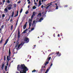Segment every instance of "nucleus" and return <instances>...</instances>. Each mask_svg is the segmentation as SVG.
<instances>
[{
  "label": "nucleus",
  "instance_id": "39",
  "mask_svg": "<svg viewBox=\"0 0 73 73\" xmlns=\"http://www.w3.org/2000/svg\"><path fill=\"white\" fill-rule=\"evenodd\" d=\"M2 17H5V15L4 14H2Z\"/></svg>",
  "mask_w": 73,
  "mask_h": 73
},
{
  "label": "nucleus",
  "instance_id": "20",
  "mask_svg": "<svg viewBox=\"0 0 73 73\" xmlns=\"http://www.w3.org/2000/svg\"><path fill=\"white\" fill-rule=\"evenodd\" d=\"M35 12H33V16H36V14H35Z\"/></svg>",
  "mask_w": 73,
  "mask_h": 73
},
{
  "label": "nucleus",
  "instance_id": "46",
  "mask_svg": "<svg viewBox=\"0 0 73 73\" xmlns=\"http://www.w3.org/2000/svg\"><path fill=\"white\" fill-rule=\"evenodd\" d=\"M4 61L5 60V56H4Z\"/></svg>",
  "mask_w": 73,
  "mask_h": 73
},
{
  "label": "nucleus",
  "instance_id": "19",
  "mask_svg": "<svg viewBox=\"0 0 73 73\" xmlns=\"http://www.w3.org/2000/svg\"><path fill=\"white\" fill-rule=\"evenodd\" d=\"M33 9H36V7L35 6H34L33 7Z\"/></svg>",
  "mask_w": 73,
  "mask_h": 73
},
{
  "label": "nucleus",
  "instance_id": "62",
  "mask_svg": "<svg viewBox=\"0 0 73 73\" xmlns=\"http://www.w3.org/2000/svg\"><path fill=\"white\" fill-rule=\"evenodd\" d=\"M55 5H56V6H57V4L56 3V4H55Z\"/></svg>",
  "mask_w": 73,
  "mask_h": 73
},
{
  "label": "nucleus",
  "instance_id": "29",
  "mask_svg": "<svg viewBox=\"0 0 73 73\" xmlns=\"http://www.w3.org/2000/svg\"><path fill=\"white\" fill-rule=\"evenodd\" d=\"M23 8H22L20 10V13H21L23 11Z\"/></svg>",
  "mask_w": 73,
  "mask_h": 73
},
{
  "label": "nucleus",
  "instance_id": "43",
  "mask_svg": "<svg viewBox=\"0 0 73 73\" xmlns=\"http://www.w3.org/2000/svg\"><path fill=\"white\" fill-rule=\"evenodd\" d=\"M61 55V53H60L59 54V55H58V56H60Z\"/></svg>",
  "mask_w": 73,
  "mask_h": 73
},
{
  "label": "nucleus",
  "instance_id": "37",
  "mask_svg": "<svg viewBox=\"0 0 73 73\" xmlns=\"http://www.w3.org/2000/svg\"><path fill=\"white\" fill-rule=\"evenodd\" d=\"M26 33V31L25 30L23 33H22L23 34V33Z\"/></svg>",
  "mask_w": 73,
  "mask_h": 73
},
{
  "label": "nucleus",
  "instance_id": "9",
  "mask_svg": "<svg viewBox=\"0 0 73 73\" xmlns=\"http://www.w3.org/2000/svg\"><path fill=\"white\" fill-rule=\"evenodd\" d=\"M41 0H39V5L38 6V7H40V6L42 4V3H41Z\"/></svg>",
  "mask_w": 73,
  "mask_h": 73
},
{
  "label": "nucleus",
  "instance_id": "35",
  "mask_svg": "<svg viewBox=\"0 0 73 73\" xmlns=\"http://www.w3.org/2000/svg\"><path fill=\"white\" fill-rule=\"evenodd\" d=\"M33 17H34V15H32L31 17V19H33Z\"/></svg>",
  "mask_w": 73,
  "mask_h": 73
},
{
  "label": "nucleus",
  "instance_id": "16",
  "mask_svg": "<svg viewBox=\"0 0 73 73\" xmlns=\"http://www.w3.org/2000/svg\"><path fill=\"white\" fill-rule=\"evenodd\" d=\"M13 16H14V11H13L12 13L11 17H13Z\"/></svg>",
  "mask_w": 73,
  "mask_h": 73
},
{
  "label": "nucleus",
  "instance_id": "44",
  "mask_svg": "<svg viewBox=\"0 0 73 73\" xmlns=\"http://www.w3.org/2000/svg\"><path fill=\"white\" fill-rule=\"evenodd\" d=\"M4 25H2V26H1V28H4Z\"/></svg>",
  "mask_w": 73,
  "mask_h": 73
},
{
  "label": "nucleus",
  "instance_id": "54",
  "mask_svg": "<svg viewBox=\"0 0 73 73\" xmlns=\"http://www.w3.org/2000/svg\"><path fill=\"white\" fill-rule=\"evenodd\" d=\"M35 20L33 21V23L34 24H35Z\"/></svg>",
  "mask_w": 73,
  "mask_h": 73
},
{
  "label": "nucleus",
  "instance_id": "26",
  "mask_svg": "<svg viewBox=\"0 0 73 73\" xmlns=\"http://www.w3.org/2000/svg\"><path fill=\"white\" fill-rule=\"evenodd\" d=\"M5 70L6 71H7V66H5Z\"/></svg>",
  "mask_w": 73,
  "mask_h": 73
},
{
  "label": "nucleus",
  "instance_id": "5",
  "mask_svg": "<svg viewBox=\"0 0 73 73\" xmlns=\"http://www.w3.org/2000/svg\"><path fill=\"white\" fill-rule=\"evenodd\" d=\"M20 29H19L18 30V39H19V38H20Z\"/></svg>",
  "mask_w": 73,
  "mask_h": 73
},
{
  "label": "nucleus",
  "instance_id": "57",
  "mask_svg": "<svg viewBox=\"0 0 73 73\" xmlns=\"http://www.w3.org/2000/svg\"><path fill=\"white\" fill-rule=\"evenodd\" d=\"M5 3V0H4L3 1V3Z\"/></svg>",
  "mask_w": 73,
  "mask_h": 73
},
{
  "label": "nucleus",
  "instance_id": "42",
  "mask_svg": "<svg viewBox=\"0 0 73 73\" xmlns=\"http://www.w3.org/2000/svg\"><path fill=\"white\" fill-rule=\"evenodd\" d=\"M21 3V0L19 1H18L17 2V3Z\"/></svg>",
  "mask_w": 73,
  "mask_h": 73
},
{
  "label": "nucleus",
  "instance_id": "61",
  "mask_svg": "<svg viewBox=\"0 0 73 73\" xmlns=\"http://www.w3.org/2000/svg\"><path fill=\"white\" fill-rule=\"evenodd\" d=\"M22 44H23V43H22L20 44H19L21 45H22Z\"/></svg>",
  "mask_w": 73,
  "mask_h": 73
},
{
  "label": "nucleus",
  "instance_id": "48",
  "mask_svg": "<svg viewBox=\"0 0 73 73\" xmlns=\"http://www.w3.org/2000/svg\"><path fill=\"white\" fill-rule=\"evenodd\" d=\"M43 7H44V6L43 5H42L41 6V7L42 8H43Z\"/></svg>",
  "mask_w": 73,
  "mask_h": 73
},
{
  "label": "nucleus",
  "instance_id": "33",
  "mask_svg": "<svg viewBox=\"0 0 73 73\" xmlns=\"http://www.w3.org/2000/svg\"><path fill=\"white\" fill-rule=\"evenodd\" d=\"M13 5H14V7H15V8H16V4H14Z\"/></svg>",
  "mask_w": 73,
  "mask_h": 73
},
{
  "label": "nucleus",
  "instance_id": "15",
  "mask_svg": "<svg viewBox=\"0 0 73 73\" xmlns=\"http://www.w3.org/2000/svg\"><path fill=\"white\" fill-rule=\"evenodd\" d=\"M4 11L6 13H7V12H8V9L6 8H5L4 9Z\"/></svg>",
  "mask_w": 73,
  "mask_h": 73
},
{
  "label": "nucleus",
  "instance_id": "11",
  "mask_svg": "<svg viewBox=\"0 0 73 73\" xmlns=\"http://www.w3.org/2000/svg\"><path fill=\"white\" fill-rule=\"evenodd\" d=\"M51 59V57H50L48 58H47L46 60L47 61H49V60H50Z\"/></svg>",
  "mask_w": 73,
  "mask_h": 73
},
{
  "label": "nucleus",
  "instance_id": "41",
  "mask_svg": "<svg viewBox=\"0 0 73 73\" xmlns=\"http://www.w3.org/2000/svg\"><path fill=\"white\" fill-rule=\"evenodd\" d=\"M34 28H31V31H33V30L34 29Z\"/></svg>",
  "mask_w": 73,
  "mask_h": 73
},
{
  "label": "nucleus",
  "instance_id": "14",
  "mask_svg": "<svg viewBox=\"0 0 73 73\" xmlns=\"http://www.w3.org/2000/svg\"><path fill=\"white\" fill-rule=\"evenodd\" d=\"M8 7H12V4H9L7 6L6 8H8Z\"/></svg>",
  "mask_w": 73,
  "mask_h": 73
},
{
  "label": "nucleus",
  "instance_id": "56",
  "mask_svg": "<svg viewBox=\"0 0 73 73\" xmlns=\"http://www.w3.org/2000/svg\"><path fill=\"white\" fill-rule=\"evenodd\" d=\"M30 7V5H29L28 6V8H29Z\"/></svg>",
  "mask_w": 73,
  "mask_h": 73
},
{
  "label": "nucleus",
  "instance_id": "7",
  "mask_svg": "<svg viewBox=\"0 0 73 73\" xmlns=\"http://www.w3.org/2000/svg\"><path fill=\"white\" fill-rule=\"evenodd\" d=\"M4 64H2V66L1 68L2 69V70H3L4 69Z\"/></svg>",
  "mask_w": 73,
  "mask_h": 73
},
{
  "label": "nucleus",
  "instance_id": "34",
  "mask_svg": "<svg viewBox=\"0 0 73 73\" xmlns=\"http://www.w3.org/2000/svg\"><path fill=\"white\" fill-rule=\"evenodd\" d=\"M29 13V12H28V11H27L26 12H25V14H28Z\"/></svg>",
  "mask_w": 73,
  "mask_h": 73
},
{
  "label": "nucleus",
  "instance_id": "52",
  "mask_svg": "<svg viewBox=\"0 0 73 73\" xmlns=\"http://www.w3.org/2000/svg\"><path fill=\"white\" fill-rule=\"evenodd\" d=\"M52 65H53V64L52 63H51L50 65V66H51V67L52 66Z\"/></svg>",
  "mask_w": 73,
  "mask_h": 73
},
{
  "label": "nucleus",
  "instance_id": "63",
  "mask_svg": "<svg viewBox=\"0 0 73 73\" xmlns=\"http://www.w3.org/2000/svg\"><path fill=\"white\" fill-rule=\"evenodd\" d=\"M16 73H19V72H16Z\"/></svg>",
  "mask_w": 73,
  "mask_h": 73
},
{
  "label": "nucleus",
  "instance_id": "24",
  "mask_svg": "<svg viewBox=\"0 0 73 73\" xmlns=\"http://www.w3.org/2000/svg\"><path fill=\"white\" fill-rule=\"evenodd\" d=\"M49 69H48L47 70L45 73H47L48 72H49Z\"/></svg>",
  "mask_w": 73,
  "mask_h": 73
},
{
  "label": "nucleus",
  "instance_id": "47",
  "mask_svg": "<svg viewBox=\"0 0 73 73\" xmlns=\"http://www.w3.org/2000/svg\"><path fill=\"white\" fill-rule=\"evenodd\" d=\"M13 21V19H10V22H11V21Z\"/></svg>",
  "mask_w": 73,
  "mask_h": 73
},
{
  "label": "nucleus",
  "instance_id": "60",
  "mask_svg": "<svg viewBox=\"0 0 73 73\" xmlns=\"http://www.w3.org/2000/svg\"><path fill=\"white\" fill-rule=\"evenodd\" d=\"M53 29H56V28H55V27H53Z\"/></svg>",
  "mask_w": 73,
  "mask_h": 73
},
{
  "label": "nucleus",
  "instance_id": "22",
  "mask_svg": "<svg viewBox=\"0 0 73 73\" xmlns=\"http://www.w3.org/2000/svg\"><path fill=\"white\" fill-rule=\"evenodd\" d=\"M20 46H21V45H20V44H19V45H18V48H16L17 50L19 48H20Z\"/></svg>",
  "mask_w": 73,
  "mask_h": 73
},
{
  "label": "nucleus",
  "instance_id": "51",
  "mask_svg": "<svg viewBox=\"0 0 73 73\" xmlns=\"http://www.w3.org/2000/svg\"><path fill=\"white\" fill-rule=\"evenodd\" d=\"M64 7H67L68 5H65Z\"/></svg>",
  "mask_w": 73,
  "mask_h": 73
},
{
  "label": "nucleus",
  "instance_id": "8",
  "mask_svg": "<svg viewBox=\"0 0 73 73\" xmlns=\"http://www.w3.org/2000/svg\"><path fill=\"white\" fill-rule=\"evenodd\" d=\"M19 13V11L18 10L17 12V14L15 15L14 16V17H17V16H18Z\"/></svg>",
  "mask_w": 73,
  "mask_h": 73
},
{
  "label": "nucleus",
  "instance_id": "45",
  "mask_svg": "<svg viewBox=\"0 0 73 73\" xmlns=\"http://www.w3.org/2000/svg\"><path fill=\"white\" fill-rule=\"evenodd\" d=\"M56 9H58V6L57 5L56 7Z\"/></svg>",
  "mask_w": 73,
  "mask_h": 73
},
{
  "label": "nucleus",
  "instance_id": "4",
  "mask_svg": "<svg viewBox=\"0 0 73 73\" xmlns=\"http://www.w3.org/2000/svg\"><path fill=\"white\" fill-rule=\"evenodd\" d=\"M10 56H11V54H9V56H7V62H9V60H11V59L9 58H10Z\"/></svg>",
  "mask_w": 73,
  "mask_h": 73
},
{
  "label": "nucleus",
  "instance_id": "36",
  "mask_svg": "<svg viewBox=\"0 0 73 73\" xmlns=\"http://www.w3.org/2000/svg\"><path fill=\"white\" fill-rule=\"evenodd\" d=\"M7 3H9V4H10V1L9 0H8L7 2Z\"/></svg>",
  "mask_w": 73,
  "mask_h": 73
},
{
  "label": "nucleus",
  "instance_id": "58",
  "mask_svg": "<svg viewBox=\"0 0 73 73\" xmlns=\"http://www.w3.org/2000/svg\"><path fill=\"white\" fill-rule=\"evenodd\" d=\"M35 5H37V3H35Z\"/></svg>",
  "mask_w": 73,
  "mask_h": 73
},
{
  "label": "nucleus",
  "instance_id": "21",
  "mask_svg": "<svg viewBox=\"0 0 73 73\" xmlns=\"http://www.w3.org/2000/svg\"><path fill=\"white\" fill-rule=\"evenodd\" d=\"M52 5V4H51L49 5H48V6H47L46 7V9H48L49 7L50 6V5Z\"/></svg>",
  "mask_w": 73,
  "mask_h": 73
},
{
  "label": "nucleus",
  "instance_id": "25",
  "mask_svg": "<svg viewBox=\"0 0 73 73\" xmlns=\"http://www.w3.org/2000/svg\"><path fill=\"white\" fill-rule=\"evenodd\" d=\"M19 42L17 44V45H16V46H15V48H17V46H18L19 45Z\"/></svg>",
  "mask_w": 73,
  "mask_h": 73
},
{
  "label": "nucleus",
  "instance_id": "64",
  "mask_svg": "<svg viewBox=\"0 0 73 73\" xmlns=\"http://www.w3.org/2000/svg\"><path fill=\"white\" fill-rule=\"evenodd\" d=\"M45 68V66H44L43 67V68Z\"/></svg>",
  "mask_w": 73,
  "mask_h": 73
},
{
  "label": "nucleus",
  "instance_id": "59",
  "mask_svg": "<svg viewBox=\"0 0 73 73\" xmlns=\"http://www.w3.org/2000/svg\"><path fill=\"white\" fill-rule=\"evenodd\" d=\"M27 30H28V29H26L25 30V31H27Z\"/></svg>",
  "mask_w": 73,
  "mask_h": 73
},
{
  "label": "nucleus",
  "instance_id": "31",
  "mask_svg": "<svg viewBox=\"0 0 73 73\" xmlns=\"http://www.w3.org/2000/svg\"><path fill=\"white\" fill-rule=\"evenodd\" d=\"M12 29H13V25H11V30H12Z\"/></svg>",
  "mask_w": 73,
  "mask_h": 73
},
{
  "label": "nucleus",
  "instance_id": "53",
  "mask_svg": "<svg viewBox=\"0 0 73 73\" xmlns=\"http://www.w3.org/2000/svg\"><path fill=\"white\" fill-rule=\"evenodd\" d=\"M30 3H31V1H29V2H28V4H30Z\"/></svg>",
  "mask_w": 73,
  "mask_h": 73
},
{
  "label": "nucleus",
  "instance_id": "55",
  "mask_svg": "<svg viewBox=\"0 0 73 73\" xmlns=\"http://www.w3.org/2000/svg\"><path fill=\"white\" fill-rule=\"evenodd\" d=\"M54 37H55V34H54L53 35Z\"/></svg>",
  "mask_w": 73,
  "mask_h": 73
},
{
  "label": "nucleus",
  "instance_id": "27",
  "mask_svg": "<svg viewBox=\"0 0 73 73\" xmlns=\"http://www.w3.org/2000/svg\"><path fill=\"white\" fill-rule=\"evenodd\" d=\"M3 42V38H1V40L0 41V44Z\"/></svg>",
  "mask_w": 73,
  "mask_h": 73
},
{
  "label": "nucleus",
  "instance_id": "38",
  "mask_svg": "<svg viewBox=\"0 0 73 73\" xmlns=\"http://www.w3.org/2000/svg\"><path fill=\"white\" fill-rule=\"evenodd\" d=\"M33 73V72H36V70H34L33 71H32Z\"/></svg>",
  "mask_w": 73,
  "mask_h": 73
},
{
  "label": "nucleus",
  "instance_id": "50",
  "mask_svg": "<svg viewBox=\"0 0 73 73\" xmlns=\"http://www.w3.org/2000/svg\"><path fill=\"white\" fill-rule=\"evenodd\" d=\"M6 65H7V66H8V62H7Z\"/></svg>",
  "mask_w": 73,
  "mask_h": 73
},
{
  "label": "nucleus",
  "instance_id": "49",
  "mask_svg": "<svg viewBox=\"0 0 73 73\" xmlns=\"http://www.w3.org/2000/svg\"><path fill=\"white\" fill-rule=\"evenodd\" d=\"M60 34H58V37H60Z\"/></svg>",
  "mask_w": 73,
  "mask_h": 73
},
{
  "label": "nucleus",
  "instance_id": "10",
  "mask_svg": "<svg viewBox=\"0 0 73 73\" xmlns=\"http://www.w3.org/2000/svg\"><path fill=\"white\" fill-rule=\"evenodd\" d=\"M27 24H25L24 25L23 27V29H25L26 28H27Z\"/></svg>",
  "mask_w": 73,
  "mask_h": 73
},
{
  "label": "nucleus",
  "instance_id": "3",
  "mask_svg": "<svg viewBox=\"0 0 73 73\" xmlns=\"http://www.w3.org/2000/svg\"><path fill=\"white\" fill-rule=\"evenodd\" d=\"M32 19L31 18L29 19V20L28 23L29 24V27L28 28V29H30V28H31V23H32Z\"/></svg>",
  "mask_w": 73,
  "mask_h": 73
},
{
  "label": "nucleus",
  "instance_id": "6",
  "mask_svg": "<svg viewBox=\"0 0 73 73\" xmlns=\"http://www.w3.org/2000/svg\"><path fill=\"white\" fill-rule=\"evenodd\" d=\"M8 41H9V39H7L6 40L5 42V43L4 44V45L3 46H4L5 45H6V44H7V43H8Z\"/></svg>",
  "mask_w": 73,
  "mask_h": 73
},
{
  "label": "nucleus",
  "instance_id": "17",
  "mask_svg": "<svg viewBox=\"0 0 73 73\" xmlns=\"http://www.w3.org/2000/svg\"><path fill=\"white\" fill-rule=\"evenodd\" d=\"M43 20V18L42 17L41 18H40V19L39 20V21H42V20Z\"/></svg>",
  "mask_w": 73,
  "mask_h": 73
},
{
  "label": "nucleus",
  "instance_id": "12",
  "mask_svg": "<svg viewBox=\"0 0 73 73\" xmlns=\"http://www.w3.org/2000/svg\"><path fill=\"white\" fill-rule=\"evenodd\" d=\"M41 69L40 70L41 71V72H42L43 70H45L44 69V67L42 66Z\"/></svg>",
  "mask_w": 73,
  "mask_h": 73
},
{
  "label": "nucleus",
  "instance_id": "13",
  "mask_svg": "<svg viewBox=\"0 0 73 73\" xmlns=\"http://www.w3.org/2000/svg\"><path fill=\"white\" fill-rule=\"evenodd\" d=\"M49 61L46 62L44 64L45 66H46V65L48 64H49Z\"/></svg>",
  "mask_w": 73,
  "mask_h": 73
},
{
  "label": "nucleus",
  "instance_id": "1",
  "mask_svg": "<svg viewBox=\"0 0 73 73\" xmlns=\"http://www.w3.org/2000/svg\"><path fill=\"white\" fill-rule=\"evenodd\" d=\"M17 70L20 71V73H26V72L28 70V68L25 66L24 64L18 65L17 67Z\"/></svg>",
  "mask_w": 73,
  "mask_h": 73
},
{
  "label": "nucleus",
  "instance_id": "18",
  "mask_svg": "<svg viewBox=\"0 0 73 73\" xmlns=\"http://www.w3.org/2000/svg\"><path fill=\"white\" fill-rule=\"evenodd\" d=\"M38 16H41V13H40L38 14L37 15V17H38Z\"/></svg>",
  "mask_w": 73,
  "mask_h": 73
},
{
  "label": "nucleus",
  "instance_id": "32",
  "mask_svg": "<svg viewBox=\"0 0 73 73\" xmlns=\"http://www.w3.org/2000/svg\"><path fill=\"white\" fill-rule=\"evenodd\" d=\"M8 10H10V9H11V7H9L8 8Z\"/></svg>",
  "mask_w": 73,
  "mask_h": 73
},
{
  "label": "nucleus",
  "instance_id": "2",
  "mask_svg": "<svg viewBox=\"0 0 73 73\" xmlns=\"http://www.w3.org/2000/svg\"><path fill=\"white\" fill-rule=\"evenodd\" d=\"M23 40L26 42V43H28L29 41V39L28 38V37H25L23 38Z\"/></svg>",
  "mask_w": 73,
  "mask_h": 73
},
{
  "label": "nucleus",
  "instance_id": "30",
  "mask_svg": "<svg viewBox=\"0 0 73 73\" xmlns=\"http://www.w3.org/2000/svg\"><path fill=\"white\" fill-rule=\"evenodd\" d=\"M60 54V52L59 51L57 52H56V54L57 55H58Z\"/></svg>",
  "mask_w": 73,
  "mask_h": 73
},
{
  "label": "nucleus",
  "instance_id": "40",
  "mask_svg": "<svg viewBox=\"0 0 73 73\" xmlns=\"http://www.w3.org/2000/svg\"><path fill=\"white\" fill-rule=\"evenodd\" d=\"M18 23V20L17 21V23L16 24V26H15V27H16V26H17V24Z\"/></svg>",
  "mask_w": 73,
  "mask_h": 73
},
{
  "label": "nucleus",
  "instance_id": "28",
  "mask_svg": "<svg viewBox=\"0 0 73 73\" xmlns=\"http://www.w3.org/2000/svg\"><path fill=\"white\" fill-rule=\"evenodd\" d=\"M54 54V52L51 53L48 56H50V55H52V54Z\"/></svg>",
  "mask_w": 73,
  "mask_h": 73
},
{
  "label": "nucleus",
  "instance_id": "23",
  "mask_svg": "<svg viewBox=\"0 0 73 73\" xmlns=\"http://www.w3.org/2000/svg\"><path fill=\"white\" fill-rule=\"evenodd\" d=\"M9 54H11V49L10 48H9Z\"/></svg>",
  "mask_w": 73,
  "mask_h": 73
}]
</instances>
